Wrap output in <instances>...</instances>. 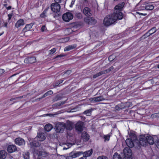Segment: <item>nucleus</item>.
I'll return each instance as SVG.
<instances>
[{"mask_svg": "<svg viewBox=\"0 0 159 159\" xmlns=\"http://www.w3.org/2000/svg\"><path fill=\"white\" fill-rule=\"evenodd\" d=\"M7 24H8V22H5L4 24V27H7Z\"/></svg>", "mask_w": 159, "mask_h": 159, "instance_id": "nucleus-61", "label": "nucleus"}, {"mask_svg": "<svg viewBox=\"0 0 159 159\" xmlns=\"http://www.w3.org/2000/svg\"><path fill=\"white\" fill-rule=\"evenodd\" d=\"M145 9L147 10H152L154 8V6L152 4H148L145 6L144 7Z\"/></svg>", "mask_w": 159, "mask_h": 159, "instance_id": "nucleus-27", "label": "nucleus"}, {"mask_svg": "<svg viewBox=\"0 0 159 159\" xmlns=\"http://www.w3.org/2000/svg\"><path fill=\"white\" fill-rule=\"evenodd\" d=\"M42 98V96L40 98H37L36 99V101H39L40 100L42 99V98Z\"/></svg>", "mask_w": 159, "mask_h": 159, "instance_id": "nucleus-58", "label": "nucleus"}, {"mask_svg": "<svg viewBox=\"0 0 159 159\" xmlns=\"http://www.w3.org/2000/svg\"><path fill=\"white\" fill-rule=\"evenodd\" d=\"M53 16V17L54 18H56L57 17H58V14H54Z\"/></svg>", "mask_w": 159, "mask_h": 159, "instance_id": "nucleus-57", "label": "nucleus"}, {"mask_svg": "<svg viewBox=\"0 0 159 159\" xmlns=\"http://www.w3.org/2000/svg\"><path fill=\"white\" fill-rule=\"evenodd\" d=\"M37 137L38 140L40 141H43L46 139L45 134L42 133L38 134Z\"/></svg>", "mask_w": 159, "mask_h": 159, "instance_id": "nucleus-15", "label": "nucleus"}, {"mask_svg": "<svg viewBox=\"0 0 159 159\" xmlns=\"http://www.w3.org/2000/svg\"><path fill=\"white\" fill-rule=\"evenodd\" d=\"M52 128V125L50 124H46L44 127L45 130L47 131H50Z\"/></svg>", "mask_w": 159, "mask_h": 159, "instance_id": "nucleus-24", "label": "nucleus"}, {"mask_svg": "<svg viewBox=\"0 0 159 159\" xmlns=\"http://www.w3.org/2000/svg\"><path fill=\"white\" fill-rule=\"evenodd\" d=\"M156 145L158 148H159V139L157 141V142Z\"/></svg>", "mask_w": 159, "mask_h": 159, "instance_id": "nucleus-55", "label": "nucleus"}, {"mask_svg": "<svg viewBox=\"0 0 159 159\" xmlns=\"http://www.w3.org/2000/svg\"><path fill=\"white\" fill-rule=\"evenodd\" d=\"M84 123L82 121H79L75 124V128L76 129L80 132H81L83 130Z\"/></svg>", "mask_w": 159, "mask_h": 159, "instance_id": "nucleus-7", "label": "nucleus"}, {"mask_svg": "<svg viewBox=\"0 0 159 159\" xmlns=\"http://www.w3.org/2000/svg\"><path fill=\"white\" fill-rule=\"evenodd\" d=\"M139 13V15H143L144 16H145L147 15V14H145V13L143 14V13Z\"/></svg>", "mask_w": 159, "mask_h": 159, "instance_id": "nucleus-59", "label": "nucleus"}, {"mask_svg": "<svg viewBox=\"0 0 159 159\" xmlns=\"http://www.w3.org/2000/svg\"><path fill=\"white\" fill-rule=\"evenodd\" d=\"M15 142L16 144L19 145H24L25 142L24 140L21 138H18L15 140Z\"/></svg>", "mask_w": 159, "mask_h": 159, "instance_id": "nucleus-10", "label": "nucleus"}, {"mask_svg": "<svg viewBox=\"0 0 159 159\" xmlns=\"http://www.w3.org/2000/svg\"><path fill=\"white\" fill-rule=\"evenodd\" d=\"M72 14L69 12H67L64 14L62 16V19L63 20L66 22H69L73 18Z\"/></svg>", "mask_w": 159, "mask_h": 159, "instance_id": "nucleus-4", "label": "nucleus"}, {"mask_svg": "<svg viewBox=\"0 0 159 159\" xmlns=\"http://www.w3.org/2000/svg\"><path fill=\"white\" fill-rule=\"evenodd\" d=\"M113 159H121L120 155L118 154L117 152L114 153L113 157Z\"/></svg>", "mask_w": 159, "mask_h": 159, "instance_id": "nucleus-33", "label": "nucleus"}, {"mask_svg": "<svg viewBox=\"0 0 159 159\" xmlns=\"http://www.w3.org/2000/svg\"><path fill=\"white\" fill-rule=\"evenodd\" d=\"M65 128L68 130H71L73 129L72 124L70 122L67 123V124H64Z\"/></svg>", "mask_w": 159, "mask_h": 159, "instance_id": "nucleus-22", "label": "nucleus"}, {"mask_svg": "<svg viewBox=\"0 0 159 159\" xmlns=\"http://www.w3.org/2000/svg\"><path fill=\"white\" fill-rule=\"evenodd\" d=\"M157 29L156 27H153L151 29L149 30L148 31L152 34L156 32Z\"/></svg>", "mask_w": 159, "mask_h": 159, "instance_id": "nucleus-36", "label": "nucleus"}, {"mask_svg": "<svg viewBox=\"0 0 159 159\" xmlns=\"http://www.w3.org/2000/svg\"><path fill=\"white\" fill-rule=\"evenodd\" d=\"M46 29V28L45 26V25H43L41 27V31L42 32H44Z\"/></svg>", "mask_w": 159, "mask_h": 159, "instance_id": "nucleus-46", "label": "nucleus"}, {"mask_svg": "<svg viewBox=\"0 0 159 159\" xmlns=\"http://www.w3.org/2000/svg\"><path fill=\"white\" fill-rule=\"evenodd\" d=\"M93 152V150L92 149L89 150L88 151H87L83 153V155L86 157H88L91 156Z\"/></svg>", "mask_w": 159, "mask_h": 159, "instance_id": "nucleus-19", "label": "nucleus"}, {"mask_svg": "<svg viewBox=\"0 0 159 159\" xmlns=\"http://www.w3.org/2000/svg\"><path fill=\"white\" fill-rule=\"evenodd\" d=\"M132 140L130 139H128L126 140L125 142L128 148H132L134 147V144Z\"/></svg>", "mask_w": 159, "mask_h": 159, "instance_id": "nucleus-16", "label": "nucleus"}, {"mask_svg": "<svg viewBox=\"0 0 159 159\" xmlns=\"http://www.w3.org/2000/svg\"><path fill=\"white\" fill-rule=\"evenodd\" d=\"M71 73V70H68L66 71L63 72V75L64 76L65 74H66L67 75H69Z\"/></svg>", "mask_w": 159, "mask_h": 159, "instance_id": "nucleus-38", "label": "nucleus"}, {"mask_svg": "<svg viewBox=\"0 0 159 159\" xmlns=\"http://www.w3.org/2000/svg\"><path fill=\"white\" fill-rule=\"evenodd\" d=\"M123 152L125 156L128 158H130L132 155L131 150L129 148H125L123 150Z\"/></svg>", "mask_w": 159, "mask_h": 159, "instance_id": "nucleus-8", "label": "nucleus"}, {"mask_svg": "<svg viewBox=\"0 0 159 159\" xmlns=\"http://www.w3.org/2000/svg\"><path fill=\"white\" fill-rule=\"evenodd\" d=\"M83 13L87 16H90L92 15L90 9L88 7H85L83 11Z\"/></svg>", "mask_w": 159, "mask_h": 159, "instance_id": "nucleus-11", "label": "nucleus"}, {"mask_svg": "<svg viewBox=\"0 0 159 159\" xmlns=\"http://www.w3.org/2000/svg\"><path fill=\"white\" fill-rule=\"evenodd\" d=\"M75 0H72L71 2V5H70V7H71V6L73 5L74 4V2H75Z\"/></svg>", "mask_w": 159, "mask_h": 159, "instance_id": "nucleus-52", "label": "nucleus"}, {"mask_svg": "<svg viewBox=\"0 0 159 159\" xmlns=\"http://www.w3.org/2000/svg\"><path fill=\"white\" fill-rule=\"evenodd\" d=\"M123 107H122L120 104H119L116 105L115 107V109L116 111H119L120 109H123Z\"/></svg>", "mask_w": 159, "mask_h": 159, "instance_id": "nucleus-35", "label": "nucleus"}, {"mask_svg": "<svg viewBox=\"0 0 159 159\" xmlns=\"http://www.w3.org/2000/svg\"><path fill=\"white\" fill-rule=\"evenodd\" d=\"M71 145V144H70V146H69V145H68V146L67 147V148H66V147H64L63 148V150H66L67 149L70 148V146Z\"/></svg>", "mask_w": 159, "mask_h": 159, "instance_id": "nucleus-50", "label": "nucleus"}, {"mask_svg": "<svg viewBox=\"0 0 159 159\" xmlns=\"http://www.w3.org/2000/svg\"><path fill=\"white\" fill-rule=\"evenodd\" d=\"M76 47V45L75 44L68 46L65 48L64 51H69L75 48Z\"/></svg>", "mask_w": 159, "mask_h": 159, "instance_id": "nucleus-21", "label": "nucleus"}, {"mask_svg": "<svg viewBox=\"0 0 159 159\" xmlns=\"http://www.w3.org/2000/svg\"><path fill=\"white\" fill-rule=\"evenodd\" d=\"M129 137L131 138V139L134 140L136 139V137L135 134L133 132H130L129 134Z\"/></svg>", "mask_w": 159, "mask_h": 159, "instance_id": "nucleus-34", "label": "nucleus"}, {"mask_svg": "<svg viewBox=\"0 0 159 159\" xmlns=\"http://www.w3.org/2000/svg\"><path fill=\"white\" fill-rule=\"evenodd\" d=\"M33 145L34 146H35V147H37L38 146V144H37L36 143H34V142H33Z\"/></svg>", "mask_w": 159, "mask_h": 159, "instance_id": "nucleus-63", "label": "nucleus"}, {"mask_svg": "<svg viewBox=\"0 0 159 159\" xmlns=\"http://www.w3.org/2000/svg\"><path fill=\"white\" fill-rule=\"evenodd\" d=\"M23 96H20V97H16V98H11L10 99V101H11L13 100H16V99H18V98H19V99H21L22 98H23Z\"/></svg>", "mask_w": 159, "mask_h": 159, "instance_id": "nucleus-44", "label": "nucleus"}, {"mask_svg": "<svg viewBox=\"0 0 159 159\" xmlns=\"http://www.w3.org/2000/svg\"><path fill=\"white\" fill-rule=\"evenodd\" d=\"M7 155V153L5 150H0V159H5Z\"/></svg>", "mask_w": 159, "mask_h": 159, "instance_id": "nucleus-17", "label": "nucleus"}, {"mask_svg": "<svg viewBox=\"0 0 159 159\" xmlns=\"http://www.w3.org/2000/svg\"><path fill=\"white\" fill-rule=\"evenodd\" d=\"M25 63L27 64H32L36 62V59L35 57H29L25 58L24 61Z\"/></svg>", "mask_w": 159, "mask_h": 159, "instance_id": "nucleus-6", "label": "nucleus"}, {"mask_svg": "<svg viewBox=\"0 0 159 159\" xmlns=\"http://www.w3.org/2000/svg\"><path fill=\"white\" fill-rule=\"evenodd\" d=\"M91 101L94 102H98L101 101L105 100V98L102 96L95 97L91 99Z\"/></svg>", "mask_w": 159, "mask_h": 159, "instance_id": "nucleus-14", "label": "nucleus"}, {"mask_svg": "<svg viewBox=\"0 0 159 159\" xmlns=\"http://www.w3.org/2000/svg\"><path fill=\"white\" fill-rule=\"evenodd\" d=\"M82 137L85 139L86 141H88L89 139V136L88 134L85 132H84L82 134Z\"/></svg>", "mask_w": 159, "mask_h": 159, "instance_id": "nucleus-26", "label": "nucleus"}, {"mask_svg": "<svg viewBox=\"0 0 159 159\" xmlns=\"http://www.w3.org/2000/svg\"><path fill=\"white\" fill-rule=\"evenodd\" d=\"M56 105L57 106H60L61 105V104L60 102L57 103L56 104Z\"/></svg>", "mask_w": 159, "mask_h": 159, "instance_id": "nucleus-60", "label": "nucleus"}, {"mask_svg": "<svg viewBox=\"0 0 159 159\" xmlns=\"http://www.w3.org/2000/svg\"><path fill=\"white\" fill-rule=\"evenodd\" d=\"M79 159H86V157H85L84 156L83 157H80V158Z\"/></svg>", "mask_w": 159, "mask_h": 159, "instance_id": "nucleus-62", "label": "nucleus"}, {"mask_svg": "<svg viewBox=\"0 0 159 159\" xmlns=\"http://www.w3.org/2000/svg\"><path fill=\"white\" fill-rule=\"evenodd\" d=\"M25 25L24 20L23 19H20L18 20L15 24V27L16 28H18L21 26H23Z\"/></svg>", "mask_w": 159, "mask_h": 159, "instance_id": "nucleus-12", "label": "nucleus"}, {"mask_svg": "<svg viewBox=\"0 0 159 159\" xmlns=\"http://www.w3.org/2000/svg\"><path fill=\"white\" fill-rule=\"evenodd\" d=\"M23 158L25 159H30V153L29 152H24L23 154Z\"/></svg>", "mask_w": 159, "mask_h": 159, "instance_id": "nucleus-29", "label": "nucleus"}, {"mask_svg": "<svg viewBox=\"0 0 159 159\" xmlns=\"http://www.w3.org/2000/svg\"><path fill=\"white\" fill-rule=\"evenodd\" d=\"M125 5V3L124 2H122L121 3H120L117 5L115 7V9L116 11H115L116 12V11H118L119 10H121L124 7Z\"/></svg>", "mask_w": 159, "mask_h": 159, "instance_id": "nucleus-18", "label": "nucleus"}, {"mask_svg": "<svg viewBox=\"0 0 159 159\" xmlns=\"http://www.w3.org/2000/svg\"><path fill=\"white\" fill-rule=\"evenodd\" d=\"M56 132L59 133H62L65 129L64 124L61 123H57L55 125Z\"/></svg>", "mask_w": 159, "mask_h": 159, "instance_id": "nucleus-3", "label": "nucleus"}, {"mask_svg": "<svg viewBox=\"0 0 159 159\" xmlns=\"http://www.w3.org/2000/svg\"><path fill=\"white\" fill-rule=\"evenodd\" d=\"M59 84V83L57 82V83H55V84L53 85V86L54 87H56L58 86Z\"/></svg>", "mask_w": 159, "mask_h": 159, "instance_id": "nucleus-53", "label": "nucleus"}, {"mask_svg": "<svg viewBox=\"0 0 159 159\" xmlns=\"http://www.w3.org/2000/svg\"><path fill=\"white\" fill-rule=\"evenodd\" d=\"M34 25V24L33 23L26 25L25 27H24L22 30L23 32V33H25L30 30V29L32 28Z\"/></svg>", "mask_w": 159, "mask_h": 159, "instance_id": "nucleus-13", "label": "nucleus"}, {"mask_svg": "<svg viewBox=\"0 0 159 159\" xmlns=\"http://www.w3.org/2000/svg\"><path fill=\"white\" fill-rule=\"evenodd\" d=\"M17 150L16 146L14 145H9L7 148V151L9 153H12L16 151Z\"/></svg>", "mask_w": 159, "mask_h": 159, "instance_id": "nucleus-9", "label": "nucleus"}, {"mask_svg": "<svg viewBox=\"0 0 159 159\" xmlns=\"http://www.w3.org/2000/svg\"><path fill=\"white\" fill-rule=\"evenodd\" d=\"M51 8L52 11L54 12L57 13L60 10V5L57 3H52L51 4Z\"/></svg>", "mask_w": 159, "mask_h": 159, "instance_id": "nucleus-5", "label": "nucleus"}, {"mask_svg": "<svg viewBox=\"0 0 159 159\" xmlns=\"http://www.w3.org/2000/svg\"><path fill=\"white\" fill-rule=\"evenodd\" d=\"M49 9V7L45 9L43 12L40 15V17L43 18L46 17L48 16L47 12Z\"/></svg>", "mask_w": 159, "mask_h": 159, "instance_id": "nucleus-20", "label": "nucleus"}, {"mask_svg": "<svg viewBox=\"0 0 159 159\" xmlns=\"http://www.w3.org/2000/svg\"><path fill=\"white\" fill-rule=\"evenodd\" d=\"M56 51V48H54L49 51L50 52L49 53V55L55 53Z\"/></svg>", "mask_w": 159, "mask_h": 159, "instance_id": "nucleus-40", "label": "nucleus"}, {"mask_svg": "<svg viewBox=\"0 0 159 159\" xmlns=\"http://www.w3.org/2000/svg\"><path fill=\"white\" fill-rule=\"evenodd\" d=\"M63 80H59L58 83H59V84H60L61 83L63 82Z\"/></svg>", "mask_w": 159, "mask_h": 159, "instance_id": "nucleus-64", "label": "nucleus"}, {"mask_svg": "<svg viewBox=\"0 0 159 159\" xmlns=\"http://www.w3.org/2000/svg\"><path fill=\"white\" fill-rule=\"evenodd\" d=\"M61 99V98L58 95L54 99V101H57L58 100H60Z\"/></svg>", "mask_w": 159, "mask_h": 159, "instance_id": "nucleus-43", "label": "nucleus"}, {"mask_svg": "<svg viewBox=\"0 0 159 159\" xmlns=\"http://www.w3.org/2000/svg\"><path fill=\"white\" fill-rule=\"evenodd\" d=\"M89 24H95L96 23V20L93 18H90L88 19Z\"/></svg>", "mask_w": 159, "mask_h": 159, "instance_id": "nucleus-28", "label": "nucleus"}, {"mask_svg": "<svg viewBox=\"0 0 159 159\" xmlns=\"http://www.w3.org/2000/svg\"><path fill=\"white\" fill-rule=\"evenodd\" d=\"M73 158L72 156H71V155L69 156H67L66 157V159H73Z\"/></svg>", "mask_w": 159, "mask_h": 159, "instance_id": "nucleus-49", "label": "nucleus"}, {"mask_svg": "<svg viewBox=\"0 0 159 159\" xmlns=\"http://www.w3.org/2000/svg\"><path fill=\"white\" fill-rule=\"evenodd\" d=\"M102 72H104V74H105L109 72L110 71H111V70L109 68L104 70H102Z\"/></svg>", "mask_w": 159, "mask_h": 159, "instance_id": "nucleus-45", "label": "nucleus"}, {"mask_svg": "<svg viewBox=\"0 0 159 159\" xmlns=\"http://www.w3.org/2000/svg\"><path fill=\"white\" fill-rule=\"evenodd\" d=\"M88 2L87 0H82L81 2L80 6L82 8H83L85 6H87L88 5Z\"/></svg>", "mask_w": 159, "mask_h": 159, "instance_id": "nucleus-25", "label": "nucleus"}, {"mask_svg": "<svg viewBox=\"0 0 159 159\" xmlns=\"http://www.w3.org/2000/svg\"><path fill=\"white\" fill-rule=\"evenodd\" d=\"M92 113V110L90 109H88L84 111L83 112V114L86 115L87 116H89L91 115Z\"/></svg>", "mask_w": 159, "mask_h": 159, "instance_id": "nucleus-31", "label": "nucleus"}, {"mask_svg": "<svg viewBox=\"0 0 159 159\" xmlns=\"http://www.w3.org/2000/svg\"><path fill=\"white\" fill-rule=\"evenodd\" d=\"M104 72H102V71H101L93 75V78H96L97 77L100 76L103 74H104Z\"/></svg>", "mask_w": 159, "mask_h": 159, "instance_id": "nucleus-32", "label": "nucleus"}, {"mask_svg": "<svg viewBox=\"0 0 159 159\" xmlns=\"http://www.w3.org/2000/svg\"><path fill=\"white\" fill-rule=\"evenodd\" d=\"M83 153L82 152H78L75 153H73L72 152L71 153V156L73 158H75L76 157H79L80 155H81Z\"/></svg>", "mask_w": 159, "mask_h": 159, "instance_id": "nucleus-23", "label": "nucleus"}, {"mask_svg": "<svg viewBox=\"0 0 159 159\" xmlns=\"http://www.w3.org/2000/svg\"><path fill=\"white\" fill-rule=\"evenodd\" d=\"M8 2V1H4L3 2V5L4 7H7V6H8V3L7 2Z\"/></svg>", "mask_w": 159, "mask_h": 159, "instance_id": "nucleus-47", "label": "nucleus"}, {"mask_svg": "<svg viewBox=\"0 0 159 159\" xmlns=\"http://www.w3.org/2000/svg\"><path fill=\"white\" fill-rule=\"evenodd\" d=\"M151 35H152V34H150V33H149V31H148L142 36V38H145L146 37H148L149 36Z\"/></svg>", "mask_w": 159, "mask_h": 159, "instance_id": "nucleus-41", "label": "nucleus"}, {"mask_svg": "<svg viewBox=\"0 0 159 159\" xmlns=\"http://www.w3.org/2000/svg\"><path fill=\"white\" fill-rule=\"evenodd\" d=\"M65 56V55H58L56 57V58H57L58 57H64Z\"/></svg>", "mask_w": 159, "mask_h": 159, "instance_id": "nucleus-54", "label": "nucleus"}, {"mask_svg": "<svg viewBox=\"0 0 159 159\" xmlns=\"http://www.w3.org/2000/svg\"><path fill=\"white\" fill-rule=\"evenodd\" d=\"M55 3H61L62 0H54Z\"/></svg>", "mask_w": 159, "mask_h": 159, "instance_id": "nucleus-48", "label": "nucleus"}, {"mask_svg": "<svg viewBox=\"0 0 159 159\" xmlns=\"http://www.w3.org/2000/svg\"><path fill=\"white\" fill-rule=\"evenodd\" d=\"M123 14L120 11H115L113 14L107 15L104 18L103 23L106 26H109L114 24L117 20L122 19L123 18Z\"/></svg>", "mask_w": 159, "mask_h": 159, "instance_id": "nucleus-1", "label": "nucleus"}, {"mask_svg": "<svg viewBox=\"0 0 159 159\" xmlns=\"http://www.w3.org/2000/svg\"><path fill=\"white\" fill-rule=\"evenodd\" d=\"M6 8L7 10H10L11 9V6H8H8H7V7H5Z\"/></svg>", "mask_w": 159, "mask_h": 159, "instance_id": "nucleus-51", "label": "nucleus"}, {"mask_svg": "<svg viewBox=\"0 0 159 159\" xmlns=\"http://www.w3.org/2000/svg\"><path fill=\"white\" fill-rule=\"evenodd\" d=\"M12 15H13L12 13L10 14H9L8 15V19H7L8 22L10 23L11 22V21H11V19L12 17Z\"/></svg>", "mask_w": 159, "mask_h": 159, "instance_id": "nucleus-39", "label": "nucleus"}, {"mask_svg": "<svg viewBox=\"0 0 159 159\" xmlns=\"http://www.w3.org/2000/svg\"><path fill=\"white\" fill-rule=\"evenodd\" d=\"M112 55H111L109 57L108 59L110 61H111L112 60V59H111V57H112Z\"/></svg>", "mask_w": 159, "mask_h": 159, "instance_id": "nucleus-56", "label": "nucleus"}, {"mask_svg": "<svg viewBox=\"0 0 159 159\" xmlns=\"http://www.w3.org/2000/svg\"><path fill=\"white\" fill-rule=\"evenodd\" d=\"M53 92L52 90H49L46 92L43 96L42 98H44L52 94Z\"/></svg>", "mask_w": 159, "mask_h": 159, "instance_id": "nucleus-30", "label": "nucleus"}, {"mask_svg": "<svg viewBox=\"0 0 159 159\" xmlns=\"http://www.w3.org/2000/svg\"><path fill=\"white\" fill-rule=\"evenodd\" d=\"M139 143L141 145L144 146L147 143H148L150 145H152L154 143V141L152 136L146 135L139 138Z\"/></svg>", "mask_w": 159, "mask_h": 159, "instance_id": "nucleus-2", "label": "nucleus"}, {"mask_svg": "<svg viewBox=\"0 0 159 159\" xmlns=\"http://www.w3.org/2000/svg\"><path fill=\"white\" fill-rule=\"evenodd\" d=\"M103 138L105 139V141H108L110 139V135H109V134H108L106 135H104L103 136Z\"/></svg>", "mask_w": 159, "mask_h": 159, "instance_id": "nucleus-37", "label": "nucleus"}, {"mask_svg": "<svg viewBox=\"0 0 159 159\" xmlns=\"http://www.w3.org/2000/svg\"><path fill=\"white\" fill-rule=\"evenodd\" d=\"M97 159H108L107 157L104 156L98 157Z\"/></svg>", "mask_w": 159, "mask_h": 159, "instance_id": "nucleus-42", "label": "nucleus"}]
</instances>
